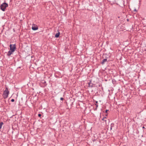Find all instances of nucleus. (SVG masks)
I'll return each instance as SVG.
<instances>
[{"label": "nucleus", "instance_id": "1a4fd4ad", "mask_svg": "<svg viewBox=\"0 0 146 146\" xmlns=\"http://www.w3.org/2000/svg\"><path fill=\"white\" fill-rule=\"evenodd\" d=\"M114 124L113 123H112L111 125L110 130H111L112 129V127H114Z\"/></svg>", "mask_w": 146, "mask_h": 146}, {"label": "nucleus", "instance_id": "39448f33", "mask_svg": "<svg viewBox=\"0 0 146 146\" xmlns=\"http://www.w3.org/2000/svg\"><path fill=\"white\" fill-rule=\"evenodd\" d=\"M35 25L33 24V25L32 29L33 30L35 31L37 30L38 29V27L37 26H35Z\"/></svg>", "mask_w": 146, "mask_h": 146}, {"label": "nucleus", "instance_id": "f257e3e1", "mask_svg": "<svg viewBox=\"0 0 146 146\" xmlns=\"http://www.w3.org/2000/svg\"><path fill=\"white\" fill-rule=\"evenodd\" d=\"M9 94V91L8 90V89L7 87H6L5 90L4 91L3 94V96L4 98H7L8 95Z\"/></svg>", "mask_w": 146, "mask_h": 146}, {"label": "nucleus", "instance_id": "ddd939ff", "mask_svg": "<svg viewBox=\"0 0 146 146\" xmlns=\"http://www.w3.org/2000/svg\"><path fill=\"white\" fill-rule=\"evenodd\" d=\"M15 101V100L14 99H12L11 100V101L12 102H14Z\"/></svg>", "mask_w": 146, "mask_h": 146}, {"label": "nucleus", "instance_id": "f03ea898", "mask_svg": "<svg viewBox=\"0 0 146 146\" xmlns=\"http://www.w3.org/2000/svg\"><path fill=\"white\" fill-rule=\"evenodd\" d=\"M8 5L6 3H3L0 6L1 9L3 11H5V8L8 7Z\"/></svg>", "mask_w": 146, "mask_h": 146}, {"label": "nucleus", "instance_id": "dca6fc26", "mask_svg": "<svg viewBox=\"0 0 146 146\" xmlns=\"http://www.w3.org/2000/svg\"><path fill=\"white\" fill-rule=\"evenodd\" d=\"M104 121H105V122H106V119H105Z\"/></svg>", "mask_w": 146, "mask_h": 146}, {"label": "nucleus", "instance_id": "4468645a", "mask_svg": "<svg viewBox=\"0 0 146 146\" xmlns=\"http://www.w3.org/2000/svg\"><path fill=\"white\" fill-rule=\"evenodd\" d=\"M38 115L39 117H40L41 116V115L40 114H38Z\"/></svg>", "mask_w": 146, "mask_h": 146}, {"label": "nucleus", "instance_id": "423d86ee", "mask_svg": "<svg viewBox=\"0 0 146 146\" xmlns=\"http://www.w3.org/2000/svg\"><path fill=\"white\" fill-rule=\"evenodd\" d=\"M14 52H12V51L11 50H9L7 54V55L8 56H10L11 54H12V53Z\"/></svg>", "mask_w": 146, "mask_h": 146}, {"label": "nucleus", "instance_id": "0eeeda50", "mask_svg": "<svg viewBox=\"0 0 146 146\" xmlns=\"http://www.w3.org/2000/svg\"><path fill=\"white\" fill-rule=\"evenodd\" d=\"M107 58H105V59H104L102 60V62L101 63L103 65L104 64L105 62H107Z\"/></svg>", "mask_w": 146, "mask_h": 146}, {"label": "nucleus", "instance_id": "7ed1b4c3", "mask_svg": "<svg viewBox=\"0 0 146 146\" xmlns=\"http://www.w3.org/2000/svg\"><path fill=\"white\" fill-rule=\"evenodd\" d=\"M10 50L12 51V52H14L16 48V45L15 44H11L10 45Z\"/></svg>", "mask_w": 146, "mask_h": 146}, {"label": "nucleus", "instance_id": "f8f14e48", "mask_svg": "<svg viewBox=\"0 0 146 146\" xmlns=\"http://www.w3.org/2000/svg\"><path fill=\"white\" fill-rule=\"evenodd\" d=\"M106 117H103L102 119V120L104 121L105 119H106Z\"/></svg>", "mask_w": 146, "mask_h": 146}, {"label": "nucleus", "instance_id": "6ab92c4d", "mask_svg": "<svg viewBox=\"0 0 146 146\" xmlns=\"http://www.w3.org/2000/svg\"><path fill=\"white\" fill-rule=\"evenodd\" d=\"M143 128H145L143 126Z\"/></svg>", "mask_w": 146, "mask_h": 146}, {"label": "nucleus", "instance_id": "9b49d317", "mask_svg": "<svg viewBox=\"0 0 146 146\" xmlns=\"http://www.w3.org/2000/svg\"><path fill=\"white\" fill-rule=\"evenodd\" d=\"M96 104H95V105L96 106V109L98 107V102L97 101H96Z\"/></svg>", "mask_w": 146, "mask_h": 146}, {"label": "nucleus", "instance_id": "2eb2a0df", "mask_svg": "<svg viewBox=\"0 0 146 146\" xmlns=\"http://www.w3.org/2000/svg\"><path fill=\"white\" fill-rule=\"evenodd\" d=\"M64 99L63 98H60V100H63Z\"/></svg>", "mask_w": 146, "mask_h": 146}, {"label": "nucleus", "instance_id": "a211bd4d", "mask_svg": "<svg viewBox=\"0 0 146 146\" xmlns=\"http://www.w3.org/2000/svg\"><path fill=\"white\" fill-rule=\"evenodd\" d=\"M135 11H136V9H134V10Z\"/></svg>", "mask_w": 146, "mask_h": 146}, {"label": "nucleus", "instance_id": "4be33fe9", "mask_svg": "<svg viewBox=\"0 0 146 146\" xmlns=\"http://www.w3.org/2000/svg\"><path fill=\"white\" fill-rule=\"evenodd\" d=\"M145 84H146V83H145Z\"/></svg>", "mask_w": 146, "mask_h": 146}, {"label": "nucleus", "instance_id": "aec40b11", "mask_svg": "<svg viewBox=\"0 0 146 146\" xmlns=\"http://www.w3.org/2000/svg\"><path fill=\"white\" fill-rule=\"evenodd\" d=\"M122 1V2H123V3H124V1Z\"/></svg>", "mask_w": 146, "mask_h": 146}, {"label": "nucleus", "instance_id": "20e7f679", "mask_svg": "<svg viewBox=\"0 0 146 146\" xmlns=\"http://www.w3.org/2000/svg\"><path fill=\"white\" fill-rule=\"evenodd\" d=\"M88 87H89L92 88L94 87V84L91 82V81H90L88 83Z\"/></svg>", "mask_w": 146, "mask_h": 146}, {"label": "nucleus", "instance_id": "6e6552de", "mask_svg": "<svg viewBox=\"0 0 146 146\" xmlns=\"http://www.w3.org/2000/svg\"><path fill=\"white\" fill-rule=\"evenodd\" d=\"M60 33L58 32V33H57L55 35V37L56 38H58L59 36Z\"/></svg>", "mask_w": 146, "mask_h": 146}, {"label": "nucleus", "instance_id": "412c9836", "mask_svg": "<svg viewBox=\"0 0 146 146\" xmlns=\"http://www.w3.org/2000/svg\"><path fill=\"white\" fill-rule=\"evenodd\" d=\"M127 21H129V19H127Z\"/></svg>", "mask_w": 146, "mask_h": 146}, {"label": "nucleus", "instance_id": "f3484780", "mask_svg": "<svg viewBox=\"0 0 146 146\" xmlns=\"http://www.w3.org/2000/svg\"><path fill=\"white\" fill-rule=\"evenodd\" d=\"M108 111V110H106V112L107 113V111Z\"/></svg>", "mask_w": 146, "mask_h": 146}, {"label": "nucleus", "instance_id": "9d476101", "mask_svg": "<svg viewBox=\"0 0 146 146\" xmlns=\"http://www.w3.org/2000/svg\"><path fill=\"white\" fill-rule=\"evenodd\" d=\"M3 124V123L2 122H0V129L1 128Z\"/></svg>", "mask_w": 146, "mask_h": 146}]
</instances>
